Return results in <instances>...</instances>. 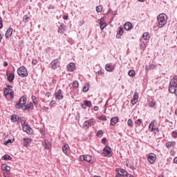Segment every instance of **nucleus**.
<instances>
[{
	"mask_svg": "<svg viewBox=\"0 0 177 177\" xmlns=\"http://www.w3.org/2000/svg\"><path fill=\"white\" fill-rule=\"evenodd\" d=\"M157 20L159 28H162L167 24L168 17H167V15L162 13L158 16Z\"/></svg>",
	"mask_w": 177,
	"mask_h": 177,
	"instance_id": "nucleus-1",
	"label": "nucleus"
},
{
	"mask_svg": "<svg viewBox=\"0 0 177 177\" xmlns=\"http://www.w3.org/2000/svg\"><path fill=\"white\" fill-rule=\"evenodd\" d=\"M21 124L24 132H26L28 135L32 134V129H31V127L28 125V123L26 120H21Z\"/></svg>",
	"mask_w": 177,
	"mask_h": 177,
	"instance_id": "nucleus-2",
	"label": "nucleus"
},
{
	"mask_svg": "<svg viewBox=\"0 0 177 177\" xmlns=\"http://www.w3.org/2000/svg\"><path fill=\"white\" fill-rule=\"evenodd\" d=\"M17 74L19 75L21 78H24L28 76V71H27V68L24 66H21L17 70Z\"/></svg>",
	"mask_w": 177,
	"mask_h": 177,
	"instance_id": "nucleus-3",
	"label": "nucleus"
},
{
	"mask_svg": "<svg viewBox=\"0 0 177 177\" xmlns=\"http://www.w3.org/2000/svg\"><path fill=\"white\" fill-rule=\"evenodd\" d=\"M156 120H153L150 124H149V132H153L154 133V135H156L157 133V132H159L158 131V128H156L155 127V125H156Z\"/></svg>",
	"mask_w": 177,
	"mask_h": 177,
	"instance_id": "nucleus-4",
	"label": "nucleus"
},
{
	"mask_svg": "<svg viewBox=\"0 0 177 177\" xmlns=\"http://www.w3.org/2000/svg\"><path fill=\"white\" fill-rule=\"evenodd\" d=\"M80 161H86L87 162H90V164H93V160L92 159V156L91 155H82L80 157Z\"/></svg>",
	"mask_w": 177,
	"mask_h": 177,
	"instance_id": "nucleus-5",
	"label": "nucleus"
},
{
	"mask_svg": "<svg viewBox=\"0 0 177 177\" xmlns=\"http://www.w3.org/2000/svg\"><path fill=\"white\" fill-rule=\"evenodd\" d=\"M102 156V157H111V148H110L109 146H106L103 149Z\"/></svg>",
	"mask_w": 177,
	"mask_h": 177,
	"instance_id": "nucleus-6",
	"label": "nucleus"
},
{
	"mask_svg": "<svg viewBox=\"0 0 177 177\" xmlns=\"http://www.w3.org/2000/svg\"><path fill=\"white\" fill-rule=\"evenodd\" d=\"M27 103V98L21 97L19 100V103H17L15 106L17 109H21Z\"/></svg>",
	"mask_w": 177,
	"mask_h": 177,
	"instance_id": "nucleus-7",
	"label": "nucleus"
},
{
	"mask_svg": "<svg viewBox=\"0 0 177 177\" xmlns=\"http://www.w3.org/2000/svg\"><path fill=\"white\" fill-rule=\"evenodd\" d=\"M1 169L4 174V176L9 177V174L10 171V167L7 166L6 164H3L1 166Z\"/></svg>",
	"mask_w": 177,
	"mask_h": 177,
	"instance_id": "nucleus-8",
	"label": "nucleus"
},
{
	"mask_svg": "<svg viewBox=\"0 0 177 177\" xmlns=\"http://www.w3.org/2000/svg\"><path fill=\"white\" fill-rule=\"evenodd\" d=\"M50 64L53 70H57V67L60 66V61L58 59H55Z\"/></svg>",
	"mask_w": 177,
	"mask_h": 177,
	"instance_id": "nucleus-9",
	"label": "nucleus"
},
{
	"mask_svg": "<svg viewBox=\"0 0 177 177\" xmlns=\"http://www.w3.org/2000/svg\"><path fill=\"white\" fill-rule=\"evenodd\" d=\"M10 120L12 122H18V124H21V121H23V118L19 117L17 115H12Z\"/></svg>",
	"mask_w": 177,
	"mask_h": 177,
	"instance_id": "nucleus-10",
	"label": "nucleus"
},
{
	"mask_svg": "<svg viewBox=\"0 0 177 177\" xmlns=\"http://www.w3.org/2000/svg\"><path fill=\"white\" fill-rule=\"evenodd\" d=\"M148 161L150 162V164H154L156 162V160L157 158L156 154L154 153H149L148 155Z\"/></svg>",
	"mask_w": 177,
	"mask_h": 177,
	"instance_id": "nucleus-11",
	"label": "nucleus"
},
{
	"mask_svg": "<svg viewBox=\"0 0 177 177\" xmlns=\"http://www.w3.org/2000/svg\"><path fill=\"white\" fill-rule=\"evenodd\" d=\"M3 93H4V96H8V95H10L11 97H13V95H15V93L13 92V90L12 88H6L4 90Z\"/></svg>",
	"mask_w": 177,
	"mask_h": 177,
	"instance_id": "nucleus-12",
	"label": "nucleus"
},
{
	"mask_svg": "<svg viewBox=\"0 0 177 177\" xmlns=\"http://www.w3.org/2000/svg\"><path fill=\"white\" fill-rule=\"evenodd\" d=\"M115 171L118 173V175L122 177H126L128 173L122 169H116Z\"/></svg>",
	"mask_w": 177,
	"mask_h": 177,
	"instance_id": "nucleus-13",
	"label": "nucleus"
},
{
	"mask_svg": "<svg viewBox=\"0 0 177 177\" xmlns=\"http://www.w3.org/2000/svg\"><path fill=\"white\" fill-rule=\"evenodd\" d=\"M66 68L68 71H69V73H71L74 71V70H75V64H74L73 62H71L68 64V65H67Z\"/></svg>",
	"mask_w": 177,
	"mask_h": 177,
	"instance_id": "nucleus-14",
	"label": "nucleus"
},
{
	"mask_svg": "<svg viewBox=\"0 0 177 177\" xmlns=\"http://www.w3.org/2000/svg\"><path fill=\"white\" fill-rule=\"evenodd\" d=\"M92 107V102L89 100H85L84 104H81L82 109H86V107Z\"/></svg>",
	"mask_w": 177,
	"mask_h": 177,
	"instance_id": "nucleus-15",
	"label": "nucleus"
},
{
	"mask_svg": "<svg viewBox=\"0 0 177 177\" xmlns=\"http://www.w3.org/2000/svg\"><path fill=\"white\" fill-rule=\"evenodd\" d=\"M62 151L66 154V156H68V154H70V147L68 145H65L62 147Z\"/></svg>",
	"mask_w": 177,
	"mask_h": 177,
	"instance_id": "nucleus-16",
	"label": "nucleus"
},
{
	"mask_svg": "<svg viewBox=\"0 0 177 177\" xmlns=\"http://www.w3.org/2000/svg\"><path fill=\"white\" fill-rule=\"evenodd\" d=\"M115 68V66L111 65L110 64H106L105 66V69L109 72L111 73Z\"/></svg>",
	"mask_w": 177,
	"mask_h": 177,
	"instance_id": "nucleus-17",
	"label": "nucleus"
},
{
	"mask_svg": "<svg viewBox=\"0 0 177 177\" xmlns=\"http://www.w3.org/2000/svg\"><path fill=\"white\" fill-rule=\"evenodd\" d=\"M138 99H139V93L138 92H136L134 93L133 99L131 100V104L133 105L136 104V103H138Z\"/></svg>",
	"mask_w": 177,
	"mask_h": 177,
	"instance_id": "nucleus-18",
	"label": "nucleus"
},
{
	"mask_svg": "<svg viewBox=\"0 0 177 177\" xmlns=\"http://www.w3.org/2000/svg\"><path fill=\"white\" fill-rule=\"evenodd\" d=\"M12 34H13V28H10L7 30L6 32V38L7 39H9V38H10V37H12Z\"/></svg>",
	"mask_w": 177,
	"mask_h": 177,
	"instance_id": "nucleus-19",
	"label": "nucleus"
},
{
	"mask_svg": "<svg viewBox=\"0 0 177 177\" xmlns=\"http://www.w3.org/2000/svg\"><path fill=\"white\" fill-rule=\"evenodd\" d=\"M63 97L64 96L63 94H62V90L59 89L55 93V99H57V100H62Z\"/></svg>",
	"mask_w": 177,
	"mask_h": 177,
	"instance_id": "nucleus-20",
	"label": "nucleus"
},
{
	"mask_svg": "<svg viewBox=\"0 0 177 177\" xmlns=\"http://www.w3.org/2000/svg\"><path fill=\"white\" fill-rule=\"evenodd\" d=\"M43 146H44V148L46 150H49V149H50V143L49 142L48 140H44L42 142Z\"/></svg>",
	"mask_w": 177,
	"mask_h": 177,
	"instance_id": "nucleus-21",
	"label": "nucleus"
},
{
	"mask_svg": "<svg viewBox=\"0 0 177 177\" xmlns=\"http://www.w3.org/2000/svg\"><path fill=\"white\" fill-rule=\"evenodd\" d=\"M176 142L175 141L167 142L165 143L167 149H171V147H174V146H176Z\"/></svg>",
	"mask_w": 177,
	"mask_h": 177,
	"instance_id": "nucleus-22",
	"label": "nucleus"
},
{
	"mask_svg": "<svg viewBox=\"0 0 177 177\" xmlns=\"http://www.w3.org/2000/svg\"><path fill=\"white\" fill-rule=\"evenodd\" d=\"M64 31H66V26L62 24L58 28V32L59 34H64Z\"/></svg>",
	"mask_w": 177,
	"mask_h": 177,
	"instance_id": "nucleus-23",
	"label": "nucleus"
},
{
	"mask_svg": "<svg viewBox=\"0 0 177 177\" xmlns=\"http://www.w3.org/2000/svg\"><path fill=\"white\" fill-rule=\"evenodd\" d=\"M176 85H177V75L171 78L170 81L169 86H176Z\"/></svg>",
	"mask_w": 177,
	"mask_h": 177,
	"instance_id": "nucleus-24",
	"label": "nucleus"
},
{
	"mask_svg": "<svg viewBox=\"0 0 177 177\" xmlns=\"http://www.w3.org/2000/svg\"><path fill=\"white\" fill-rule=\"evenodd\" d=\"M100 28L101 30H104V28L106 27L107 24L106 22H104V18H102L100 21Z\"/></svg>",
	"mask_w": 177,
	"mask_h": 177,
	"instance_id": "nucleus-25",
	"label": "nucleus"
},
{
	"mask_svg": "<svg viewBox=\"0 0 177 177\" xmlns=\"http://www.w3.org/2000/svg\"><path fill=\"white\" fill-rule=\"evenodd\" d=\"M124 28L127 31H129V30H131L132 28V24H131V22L125 23L124 25Z\"/></svg>",
	"mask_w": 177,
	"mask_h": 177,
	"instance_id": "nucleus-26",
	"label": "nucleus"
},
{
	"mask_svg": "<svg viewBox=\"0 0 177 177\" xmlns=\"http://www.w3.org/2000/svg\"><path fill=\"white\" fill-rule=\"evenodd\" d=\"M7 76L9 82H12L15 80V73H7Z\"/></svg>",
	"mask_w": 177,
	"mask_h": 177,
	"instance_id": "nucleus-27",
	"label": "nucleus"
},
{
	"mask_svg": "<svg viewBox=\"0 0 177 177\" xmlns=\"http://www.w3.org/2000/svg\"><path fill=\"white\" fill-rule=\"evenodd\" d=\"M118 32L116 35V38H121V36L122 35V34H124V28L120 27L118 28Z\"/></svg>",
	"mask_w": 177,
	"mask_h": 177,
	"instance_id": "nucleus-28",
	"label": "nucleus"
},
{
	"mask_svg": "<svg viewBox=\"0 0 177 177\" xmlns=\"http://www.w3.org/2000/svg\"><path fill=\"white\" fill-rule=\"evenodd\" d=\"M30 109H31V110L34 109V104H32V102H30L28 105H26L24 110L26 111L27 110H30Z\"/></svg>",
	"mask_w": 177,
	"mask_h": 177,
	"instance_id": "nucleus-29",
	"label": "nucleus"
},
{
	"mask_svg": "<svg viewBox=\"0 0 177 177\" xmlns=\"http://www.w3.org/2000/svg\"><path fill=\"white\" fill-rule=\"evenodd\" d=\"M118 122V118L117 117H113L111 119V125L113 127Z\"/></svg>",
	"mask_w": 177,
	"mask_h": 177,
	"instance_id": "nucleus-30",
	"label": "nucleus"
},
{
	"mask_svg": "<svg viewBox=\"0 0 177 177\" xmlns=\"http://www.w3.org/2000/svg\"><path fill=\"white\" fill-rule=\"evenodd\" d=\"M32 140L31 138H24V146L27 147L28 146V144L31 143Z\"/></svg>",
	"mask_w": 177,
	"mask_h": 177,
	"instance_id": "nucleus-31",
	"label": "nucleus"
},
{
	"mask_svg": "<svg viewBox=\"0 0 177 177\" xmlns=\"http://www.w3.org/2000/svg\"><path fill=\"white\" fill-rule=\"evenodd\" d=\"M142 38L145 39V41H149V39H150V35L149 32H144L142 35Z\"/></svg>",
	"mask_w": 177,
	"mask_h": 177,
	"instance_id": "nucleus-32",
	"label": "nucleus"
},
{
	"mask_svg": "<svg viewBox=\"0 0 177 177\" xmlns=\"http://www.w3.org/2000/svg\"><path fill=\"white\" fill-rule=\"evenodd\" d=\"M1 158H2V160H5L6 161H8V160L11 161V160H12V157H10V156H9V155H4L3 156H2Z\"/></svg>",
	"mask_w": 177,
	"mask_h": 177,
	"instance_id": "nucleus-33",
	"label": "nucleus"
},
{
	"mask_svg": "<svg viewBox=\"0 0 177 177\" xmlns=\"http://www.w3.org/2000/svg\"><path fill=\"white\" fill-rule=\"evenodd\" d=\"M72 86L74 88H78L80 86V84L78 83V81H77V80L73 81V82L72 84Z\"/></svg>",
	"mask_w": 177,
	"mask_h": 177,
	"instance_id": "nucleus-34",
	"label": "nucleus"
},
{
	"mask_svg": "<svg viewBox=\"0 0 177 177\" xmlns=\"http://www.w3.org/2000/svg\"><path fill=\"white\" fill-rule=\"evenodd\" d=\"M102 10H103V6L100 5L96 7V12H97L98 13H100V12H102Z\"/></svg>",
	"mask_w": 177,
	"mask_h": 177,
	"instance_id": "nucleus-35",
	"label": "nucleus"
},
{
	"mask_svg": "<svg viewBox=\"0 0 177 177\" xmlns=\"http://www.w3.org/2000/svg\"><path fill=\"white\" fill-rule=\"evenodd\" d=\"M129 77H135L136 75V73H135V71L133 70H130L128 73Z\"/></svg>",
	"mask_w": 177,
	"mask_h": 177,
	"instance_id": "nucleus-36",
	"label": "nucleus"
},
{
	"mask_svg": "<svg viewBox=\"0 0 177 177\" xmlns=\"http://www.w3.org/2000/svg\"><path fill=\"white\" fill-rule=\"evenodd\" d=\"M97 120H100V121H106L107 120V118L106 117V115H102L98 117Z\"/></svg>",
	"mask_w": 177,
	"mask_h": 177,
	"instance_id": "nucleus-37",
	"label": "nucleus"
},
{
	"mask_svg": "<svg viewBox=\"0 0 177 177\" xmlns=\"http://www.w3.org/2000/svg\"><path fill=\"white\" fill-rule=\"evenodd\" d=\"M31 99H32V102H33L35 105L38 104V100H37V97H35V95H32L31 97Z\"/></svg>",
	"mask_w": 177,
	"mask_h": 177,
	"instance_id": "nucleus-38",
	"label": "nucleus"
},
{
	"mask_svg": "<svg viewBox=\"0 0 177 177\" xmlns=\"http://www.w3.org/2000/svg\"><path fill=\"white\" fill-rule=\"evenodd\" d=\"M156 68V65L151 64L149 66H146V70H154Z\"/></svg>",
	"mask_w": 177,
	"mask_h": 177,
	"instance_id": "nucleus-39",
	"label": "nucleus"
},
{
	"mask_svg": "<svg viewBox=\"0 0 177 177\" xmlns=\"http://www.w3.org/2000/svg\"><path fill=\"white\" fill-rule=\"evenodd\" d=\"M88 121V124H89L90 127H93V125H95V124H96V122L93 121V119H90Z\"/></svg>",
	"mask_w": 177,
	"mask_h": 177,
	"instance_id": "nucleus-40",
	"label": "nucleus"
},
{
	"mask_svg": "<svg viewBox=\"0 0 177 177\" xmlns=\"http://www.w3.org/2000/svg\"><path fill=\"white\" fill-rule=\"evenodd\" d=\"M142 122H143L140 119H138L137 120L135 121V124H136V125H138V127H140Z\"/></svg>",
	"mask_w": 177,
	"mask_h": 177,
	"instance_id": "nucleus-41",
	"label": "nucleus"
},
{
	"mask_svg": "<svg viewBox=\"0 0 177 177\" xmlns=\"http://www.w3.org/2000/svg\"><path fill=\"white\" fill-rule=\"evenodd\" d=\"M29 20H30V17H28L27 15H25L23 17V21H24V23H28Z\"/></svg>",
	"mask_w": 177,
	"mask_h": 177,
	"instance_id": "nucleus-42",
	"label": "nucleus"
},
{
	"mask_svg": "<svg viewBox=\"0 0 177 177\" xmlns=\"http://www.w3.org/2000/svg\"><path fill=\"white\" fill-rule=\"evenodd\" d=\"M89 91V84H85L83 87V92H88Z\"/></svg>",
	"mask_w": 177,
	"mask_h": 177,
	"instance_id": "nucleus-43",
	"label": "nucleus"
},
{
	"mask_svg": "<svg viewBox=\"0 0 177 177\" xmlns=\"http://www.w3.org/2000/svg\"><path fill=\"white\" fill-rule=\"evenodd\" d=\"M83 127H84V128H89V127H91L88 120H86L83 123Z\"/></svg>",
	"mask_w": 177,
	"mask_h": 177,
	"instance_id": "nucleus-44",
	"label": "nucleus"
},
{
	"mask_svg": "<svg viewBox=\"0 0 177 177\" xmlns=\"http://www.w3.org/2000/svg\"><path fill=\"white\" fill-rule=\"evenodd\" d=\"M149 107H154L156 106V102L150 101L148 104Z\"/></svg>",
	"mask_w": 177,
	"mask_h": 177,
	"instance_id": "nucleus-45",
	"label": "nucleus"
},
{
	"mask_svg": "<svg viewBox=\"0 0 177 177\" xmlns=\"http://www.w3.org/2000/svg\"><path fill=\"white\" fill-rule=\"evenodd\" d=\"M127 125H129V127H133V122L131 119H129L127 121Z\"/></svg>",
	"mask_w": 177,
	"mask_h": 177,
	"instance_id": "nucleus-46",
	"label": "nucleus"
},
{
	"mask_svg": "<svg viewBox=\"0 0 177 177\" xmlns=\"http://www.w3.org/2000/svg\"><path fill=\"white\" fill-rule=\"evenodd\" d=\"M56 104V102L55 100H52L50 102V107H53V106H55Z\"/></svg>",
	"mask_w": 177,
	"mask_h": 177,
	"instance_id": "nucleus-47",
	"label": "nucleus"
},
{
	"mask_svg": "<svg viewBox=\"0 0 177 177\" xmlns=\"http://www.w3.org/2000/svg\"><path fill=\"white\" fill-rule=\"evenodd\" d=\"M97 136H100V135H103V131L102 130H99L97 133H96Z\"/></svg>",
	"mask_w": 177,
	"mask_h": 177,
	"instance_id": "nucleus-48",
	"label": "nucleus"
},
{
	"mask_svg": "<svg viewBox=\"0 0 177 177\" xmlns=\"http://www.w3.org/2000/svg\"><path fill=\"white\" fill-rule=\"evenodd\" d=\"M172 136H173L174 138H177V132H176V131H173V133H172Z\"/></svg>",
	"mask_w": 177,
	"mask_h": 177,
	"instance_id": "nucleus-49",
	"label": "nucleus"
},
{
	"mask_svg": "<svg viewBox=\"0 0 177 177\" xmlns=\"http://www.w3.org/2000/svg\"><path fill=\"white\" fill-rule=\"evenodd\" d=\"M32 64H34L35 66L38 64V61H37V59H33L32 61Z\"/></svg>",
	"mask_w": 177,
	"mask_h": 177,
	"instance_id": "nucleus-50",
	"label": "nucleus"
},
{
	"mask_svg": "<svg viewBox=\"0 0 177 177\" xmlns=\"http://www.w3.org/2000/svg\"><path fill=\"white\" fill-rule=\"evenodd\" d=\"M3 27V24H2V17H0V28H2Z\"/></svg>",
	"mask_w": 177,
	"mask_h": 177,
	"instance_id": "nucleus-51",
	"label": "nucleus"
},
{
	"mask_svg": "<svg viewBox=\"0 0 177 177\" xmlns=\"http://www.w3.org/2000/svg\"><path fill=\"white\" fill-rule=\"evenodd\" d=\"M94 111H99V106H95L93 108Z\"/></svg>",
	"mask_w": 177,
	"mask_h": 177,
	"instance_id": "nucleus-52",
	"label": "nucleus"
},
{
	"mask_svg": "<svg viewBox=\"0 0 177 177\" xmlns=\"http://www.w3.org/2000/svg\"><path fill=\"white\" fill-rule=\"evenodd\" d=\"M8 143H12V140L9 139L5 142V145H8Z\"/></svg>",
	"mask_w": 177,
	"mask_h": 177,
	"instance_id": "nucleus-53",
	"label": "nucleus"
},
{
	"mask_svg": "<svg viewBox=\"0 0 177 177\" xmlns=\"http://www.w3.org/2000/svg\"><path fill=\"white\" fill-rule=\"evenodd\" d=\"M63 19L64 20H68V16H64Z\"/></svg>",
	"mask_w": 177,
	"mask_h": 177,
	"instance_id": "nucleus-54",
	"label": "nucleus"
},
{
	"mask_svg": "<svg viewBox=\"0 0 177 177\" xmlns=\"http://www.w3.org/2000/svg\"><path fill=\"white\" fill-rule=\"evenodd\" d=\"M3 66H4V67H8V62H3Z\"/></svg>",
	"mask_w": 177,
	"mask_h": 177,
	"instance_id": "nucleus-55",
	"label": "nucleus"
},
{
	"mask_svg": "<svg viewBox=\"0 0 177 177\" xmlns=\"http://www.w3.org/2000/svg\"><path fill=\"white\" fill-rule=\"evenodd\" d=\"M174 164H177V157L174 158Z\"/></svg>",
	"mask_w": 177,
	"mask_h": 177,
	"instance_id": "nucleus-56",
	"label": "nucleus"
},
{
	"mask_svg": "<svg viewBox=\"0 0 177 177\" xmlns=\"http://www.w3.org/2000/svg\"><path fill=\"white\" fill-rule=\"evenodd\" d=\"M102 143H106V138H102Z\"/></svg>",
	"mask_w": 177,
	"mask_h": 177,
	"instance_id": "nucleus-57",
	"label": "nucleus"
},
{
	"mask_svg": "<svg viewBox=\"0 0 177 177\" xmlns=\"http://www.w3.org/2000/svg\"><path fill=\"white\" fill-rule=\"evenodd\" d=\"M142 50H145L146 49V44H144L143 46L142 47Z\"/></svg>",
	"mask_w": 177,
	"mask_h": 177,
	"instance_id": "nucleus-58",
	"label": "nucleus"
},
{
	"mask_svg": "<svg viewBox=\"0 0 177 177\" xmlns=\"http://www.w3.org/2000/svg\"><path fill=\"white\" fill-rule=\"evenodd\" d=\"M125 177H133L131 174H127Z\"/></svg>",
	"mask_w": 177,
	"mask_h": 177,
	"instance_id": "nucleus-59",
	"label": "nucleus"
},
{
	"mask_svg": "<svg viewBox=\"0 0 177 177\" xmlns=\"http://www.w3.org/2000/svg\"><path fill=\"white\" fill-rule=\"evenodd\" d=\"M1 41H2V35L0 33V44Z\"/></svg>",
	"mask_w": 177,
	"mask_h": 177,
	"instance_id": "nucleus-60",
	"label": "nucleus"
},
{
	"mask_svg": "<svg viewBox=\"0 0 177 177\" xmlns=\"http://www.w3.org/2000/svg\"><path fill=\"white\" fill-rule=\"evenodd\" d=\"M138 2H145V0H138Z\"/></svg>",
	"mask_w": 177,
	"mask_h": 177,
	"instance_id": "nucleus-61",
	"label": "nucleus"
},
{
	"mask_svg": "<svg viewBox=\"0 0 177 177\" xmlns=\"http://www.w3.org/2000/svg\"><path fill=\"white\" fill-rule=\"evenodd\" d=\"M116 177H118V174L116 175Z\"/></svg>",
	"mask_w": 177,
	"mask_h": 177,
	"instance_id": "nucleus-62",
	"label": "nucleus"
},
{
	"mask_svg": "<svg viewBox=\"0 0 177 177\" xmlns=\"http://www.w3.org/2000/svg\"><path fill=\"white\" fill-rule=\"evenodd\" d=\"M159 177H163L162 176H159Z\"/></svg>",
	"mask_w": 177,
	"mask_h": 177,
	"instance_id": "nucleus-63",
	"label": "nucleus"
}]
</instances>
